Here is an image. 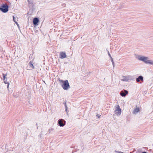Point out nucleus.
Masks as SVG:
<instances>
[{"label": "nucleus", "instance_id": "nucleus-1", "mask_svg": "<svg viewBox=\"0 0 153 153\" xmlns=\"http://www.w3.org/2000/svg\"><path fill=\"white\" fill-rule=\"evenodd\" d=\"M59 81L60 83L61 84V85L62 87L64 90H67L70 88L68 80L63 81L62 80H60Z\"/></svg>", "mask_w": 153, "mask_h": 153}, {"label": "nucleus", "instance_id": "nucleus-2", "mask_svg": "<svg viewBox=\"0 0 153 153\" xmlns=\"http://www.w3.org/2000/svg\"><path fill=\"white\" fill-rule=\"evenodd\" d=\"M9 6L8 5L6 4H3L0 7V10L2 12L6 13L7 12L8 10Z\"/></svg>", "mask_w": 153, "mask_h": 153}, {"label": "nucleus", "instance_id": "nucleus-3", "mask_svg": "<svg viewBox=\"0 0 153 153\" xmlns=\"http://www.w3.org/2000/svg\"><path fill=\"white\" fill-rule=\"evenodd\" d=\"M137 58L139 60L142 61L146 63H148L147 62L149 60L148 59V57L142 56H138Z\"/></svg>", "mask_w": 153, "mask_h": 153}, {"label": "nucleus", "instance_id": "nucleus-4", "mask_svg": "<svg viewBox=\"0 0 153 153\" xmlns=\"http://www.w3.org/2000/svg\"><path fill=\"white\" fill-rule=\"evenodd\" d=\"M115 110L114 112H115V113L117 114L120 115L121 113V111L119 105H117L115 106Z\"/></svg>", "mask_w": 153, "mask_h": 153}, {"label": "nucleus", "instance_id": "nucleus-5", "mask_svg": "<svg viewBox=\"0 0 153 153\" xmlns=\"http://www.w3.org/2000/svg\"><path fill=\"white\" fill-rule=\"evenodd\" d=\"M131 79V77L129 76H123L121 80L123 81L127 82Z\"/></svg>", "mask_w": 153, "mask_h": 153}, {"label": "nucleus", "instance_id": "nucleus-6", "mask_svg": "<svg viewBox=\"0 0 153 153\" xmlns=\"http://www.w3.org/2000/svg\"><path fill=\"white\" fill-rule=\"evenodd\" d=\"M58 125L60 126L63 127L65 125V121L64 120L59 119L58 121Z\"/></svg>", "mask_w": 153, "mask_h": 153}, {"label": "nucleus", "instance_id": "nucleus-7", "mask_svg": "<svg viewBox=\"0 0 153 153\" xmlns=\"http://www.w3.org/2000/svg\"><path fill=\"white\" fill-rule=\"evenodd\" d=\"M136 81L137 82H142L143 81V77L142 76H139L136 79Z\"/></svg>", "mask_w": 153, "mask_h": 153}, {"label": "nucleus", "instance_id": "nucleus-8", "mask_svg": "<svg viewBox=\"0 0 153 153\" xmlns=\"http://www.w3.org/2000/svg\"><path fill=\"white\" fill-rule=\"evenodd\" d=\"M128 93V91L126 90L122 91L120 92V95L122 97H125Z\"/></svg>", "mask_w": 153, "mask_h": 153}, {"label": "nucleus", "instance_id": "nucleus-9", "mask_svg": "<svg viewBox=\"0 0 153 153\" xmlns=\"http://www.w3.org/2000/svg\"><path fill=\"white\" fill-rule=\"evenodd\" d=\"M66 56L65 52H61L59 53V58L61 59L66 57Z\"/></svg>", "mask_w": 153, "mask_h": 153}, {"label": "nucleus", "instance_id": "nucleus-10", "mask_svg": "<svg viewBox=\"0 0 153 153\" xmlns=\"http://www.w3.org/2000/svg\"><path fill=\"white\" fill-rule=\"evenodd\" d=\"M39 22V20L38 18H35L33 19V24L34 25H38V23Z\"/></svg>", "mask_w": 153, "mask_h": 153}, {"label": "nucleus", "instance_id": "nucleus-11", "mask_svg": "<svg viewBox=\"0 0 153 153\" xmlns=\"http://www.w3.org/2000/svg\"><path fill=\"white\" fill-rule=\"evenodd\" d=\"M139 111V109L138 108H136L134 109L133 111V113L134 114H136Z\"/></svg>", "mask_w": 153, "mask_h": 153}, {"label": "nucleus", "instance_id": "nucleus-12", "mask_svg": "<svg viewBox=\"0 0 153 153\" xmlns=\"http://www.w3.org/2000/svg\"><path fill=\"white\" fill-rule=\"evenodd\" d=\"M63 104L65 106V111H67L68 107H67V105L66 104V101H65L64 102Z\"/></svg>", "mask_w": 153, "mask_h": 153}, {"label": "nucleus", "instance_id": "nucleus-13", "mask_svg": "<svg viewBox=\"0 0 153 153\" xmlns=\"http://www.w3.org/2000/svg\"><path fill=\"white\" fill-rule=\"evenodd\" d=\"M29 64L30 65V66L32 68L34 69V67L33 65L32 64V62L30 61L29 62Z\"/></svg>", "mask_w": 153, "mask_h": 153}, {"label": "nucleus", "instance_id": "nucleus-14", "mask_svg": "<svg viewBox=\"0 0 153 153\" xmlns=\"http://www.w3.org/2000/svg\"><path fill=\"white\" fill-rule=\"evenodd\" d=\"M4 82L6 84H7V87L8 89L9 86V82H7V80H5V79L4 80Z\"/></svg>", "mask_w": 153, "mask_h": 153}, {"label": "nucleus", "instance_id": "nucleus-15", "mask_svg": "<svg viewBox=\"0 0 153 153\" xmlns=\"http://www.w3.org/2000/svg\"><path fill=\"white\" fill-rule=\"evenodd\" d=\"M147 62L149 64L153 65V61L149 60Z\"/></svg>", "mask_w": 153, "mask_h": 153}, {"label": "nucleus", "instance_id": "nucleus-16", "mask_svg": "<svg viewBox=\"0 0 153 153\" xmlns=\"http://www.w3.org/2000/svg\"><path fill=\"white\" fill-rule=\"evenodd\" d=\"M28 4L30 5H32L33 4V2L32 0H27Z\"/></svg>", "mask_w": 153, "mask_h": 153}, {"label": "nucleus", "instance_id": "nucleus-17", "mask_svg": "<svg viewBox=\"0 0 153 153\" xmlns=\"http://www.w3.org/2000/svg\"><path fill=\"white\" fill-rule=\"evenodd\" d=\"M13 21L15 22V23L19 27V25L18 23H17V22L15 21V17H14V16H13Z\"/></svg>", "mask_w": 153, "mask_h": 153}, {"label": "nucleus", "instance_id": "nucleus-18", "mask_svg": "<svg viewBox=\"0 0 153 153\" xmlns=\"http://www.w3.org/2000/svg\"><path fill=\"white\" fill-rule=\"evenodd\" d=\"M7 74H3V76L4 78V80L6 78V76H7Z\"/></svg>", "mask_w": 153, "mask_h": 153}, {"label": "nucleus", "instance_id": "nucleus-19", "mask_svg": "<svg viewBox=\"0 0 153 153\" xmlns=\"http://www.w3.org/2000/svg\"><path fill=\"white\" fill-rule=\"evenodd\" d=\"M53 130V128H51V129H50L48 131V132L50 133H51L52 131Z\"/></svg>", "mask_w": 153, "mask_h": 153}, {"label": "nucleus", "instance_id": "nucleus-20", "mask_svg": "<svg viewBox=\"0 0 153 153\" xmlns=\"http://www.w3.org/2000/svg\"><path fill=\"white\" fill-rule=\"evenodd\" d=\"M107 52H108V56L110 57V58H111V55L110 54L109 51H107Z\"/></svg>", "mask_w": 153, "mask_h": 153}, {"label": "nucleus", "instance_id": "nucleus-21", "mask_svg": "<svg viewBox=\"0 0 153 153\" xmlns=\"http://www.w3.org/2000/svg\"><path fill=\"white\" fill-rule=\"evenodd\" d=\"M110 59L112 62H114L113 58L112 57H111L110 58Z\"/></svg>", "mask_w": 153, "mask_h": 153}, {"label": "nucleus", "instance_id": "nucleus-22", "mask_svg": "<svg viewBox=\"0 0 153 153\" xmlns=\"http://www.w3.org/2000/svg\"><path fill=\"white\" fill-rule=\"evenodd\" d=\"M112 64H113V67H114V62H112Z\"/></svg>", "mask_w": 153, "mask_h": 153}, {"label": "nucleus", "instance_id": "nucleus-23", "mask_svg": "<svg viewBox=\"0 0 153 153\" xmlns=\"http://www.w3.org/2000/svg\"><path fill=\"white\" fill-rule=\"evenodd\" d=\"M142 153H147L146 152H143Z\"/></svg>", "mask_w": 153, "mask_h": 153}, {"label": "nucleus", "instance_id": "nucleus-24", "mask_svg": "<svg viewBox=\"0 0 153 153\" xmlns=\"http://www.w3.org/2000/svg\"><path fill=\"white\" fill-rule=\"evenodd\" d=\"M36 125L37 126V123H36Z\"/></svg>", "mask_w": 153, "mask_h": 153}, {"label": "nucleus", "instance_id": "nucleus-25", "mask_svg": "<svg viewBox=\"0 0 153 153\" xmlns=\"http://www.w3.org/2000/svg\"><path fill=\"white\" fill-rule=\"evenodd\" d=\"M37 128H38V126H37Z\"/></svg>", "mask_w": 153, "mask_h": 153}]
</instances>
